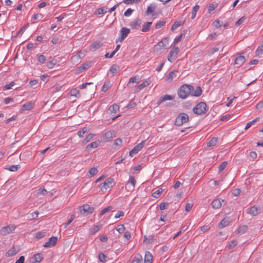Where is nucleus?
<instances>
[{
    "mask_svg": "<svg viewBox=\"0 0 263 263\" xmlns=\"http://www.w3.org/2000/svg\"><path fill=\"white\" fill-rule=\"evenodd\" d=\"M71 96L78 97L77 95L79 93V90L77 89H72L70 90Z\"/></svg>",
    "mask_w": 263,
    "mask_h": 263,
    "instance_id": "nucleus-61",
    "label": "nucleus"
},
{
    "mask_svg": "<svg viewBox=\"0 0 263 263\" xmlns=\"http://www.w3.org/2000/svg\"><path fill=\"white\" fill-rule=\"evenodd\" d=\"M152 23H153L152 22H145L142 26V28L141 31L143 32H146L148 31L151 28Z\"/></svg>",
    "mask_w": 263,
    "mask_h": 263,
    "instance_id": "nucleus-21",
    "label": "nucleus"
},
{
    "mask_svg": "<svg viewBox=\"0 0 263 263\" xmlns=\"http://www.w3.org/2000/svg\"><path fill=\"white\" fill-rule=\"evenodd\" d=\"M206 105L204 102H201L199 103L194 108L193 112L198 115H200L204 114L206 111Z\"/></svg>",
    "mask_w": 263,
    "mask_h": 263,
    "instance_id": "nucleus-4",
    "label": "nucleus"
},
{
    "mask_svg": "<svg viewBox=\"0 0 263 263\" xmlns=\"http://www.w3.org/2000/svg\"><path fill=\"white\" fill-rule=\"evenodd\" d=\"M119 68L120 67L119 66L114 64L110 67L109 71L112 76H115L119 71Z\"/></svg>",
    "mask_w": 263,
    "mask_h": 263,
    "instance_id": "nucleus-27",
    "label": "nucleus"
},
{
    "mask_svg": "<svg viewBox=\"0 0 263 263\" xmlns=\"http://www.w3.org/2000/svg\"><path fill=\"white\" fill-rule=\"evenodd\" d=\"M100 143V142L99 141H96L91 142L86 146L85 150L89 151L92 148H97L99 146Z\"/></svg>",
    "mask_w": 263,
    "mask_h": 263,
    "instance_id": "nucleus-18",
    "label": "nucleus"
},
{
    "mask_svg": "<svg viewBox=\"0 0 263 263\" xmlns=\"http://www.w3.org/2000/svg\"><path fill=\"white\" fill-rule=\"evenodd\" d=\"M141 0H124L123 3L126 4H130L132 3L138 4L140 3Z\"/></svg>",
    "mask_w": 263,
    "mask_h": 263,
    "instance_id": "nucleus-51",
    "label": "nucleus"
},
{
    "mask_svg": "<svg viewBox=\"0 0 263 263\" xmlns=\"http://www.w3.org/2000/svg\"><path fill=\"white\" fill-rule=\"evenodd\" d=\"M125 230V228L123 224H119L116 228V230L120 233H122Z\"/></svg>",
    "mask_w": 263,
    "mask_h": 263,
    "instance_id": "nucleus-47",
    "label": "nucleus"
},
{
    "mask_svg": "<svg viewBox=\"0 0 263 263\" xmlns=\"http://www.w3.org/2000/svg\"><path fill=\"white\" fill-rule=\"evenodd\" d=\"M20 168V165H12L10 166V167L8 168V170L12 171V172H15L17 171L18 168Z\"/></svg>",
    "mask_w": 263,
    "mask_h": 263,
    "instance_id": "nucleus-48",
    "label": "nucleus"
},
{
    "mask_svg": "<svg viewBox=\"0 0 263 263\" xmlns=\"http://www.w3.org/2000/svg\"><path fill=\"white\" fill-rule=\"evenodd\" d=\"M112 209L111 206H108L103 210H101L100 213V216H102L103 215L105 214L106 212L110 211Z\"/></svg>",
    "mask_w": 263,
    "mask_h": 263,
    "instance_id": "nucleus-45",
    "label": "nucleus"
},
{
    "mask_svg": "<svg viewBox=\"0 0 263 263\" xmlns=\"http://www.w3.org/2000/svg\"><path fill=\"white\" fill-rule=\"evenodd\" d=\"M46 235L45 232H38L35 233V237L37 239H40L44 237Z\"/></svg>",
    "mask_w": 263,
    "mask_h": 263,
    "instance_id": "nucleus-50",
    "label": "nucleus"
},
{
    "mask_svg": "<svg viewBox=\"0 0 263 263\" xmlns=\"http://www.w3.org/2000/svg\"><path fill=\"white\" fill-rule=\"evenodd\" d=\"M88 131L89 129L86 127H84L81 130L78 131L77 134L80 138H82L84 135L88 132Z\"/></svg>",
    "mask_w": 263,
    "mask_h": 263,
    "instance_id": "nucleus-35",
    "label": "nucleus"
},
{
    "mask_svg": "<svg viewBox=\"0 0 263 263\" xmlns=\"http://www.w3.org/2000/svg\"><path fill=\"white\" fill-rule=\"evenodd\" d=\"M43 259V256L40 253L35 254L33 257L31 259L32 263L40 262Z\"/></svg>",
    "mask_w": 263,
    "mask_h": 263,
    "instance_id": "nucleus-17",
    "label": "nucleus"
},
{
    "mask_svg": "<svg viewBox=\"0 0 263 263\" xmlns=\"http://www.w3.org/2000/svg\"><path fill=\"white\" fill-rule=\"evenodd\" d=\"M142 261H143L142 256L139 254H137L134 256L131 263H142Z\"/></svg>",
    "mask_w": 263,
    "mask_h": 263,
    "instance_id": "nucleus-23",
    "label": "nucleus"
},
{
    "mask_svg": "<svg viewBox=\"0 0 263 263\" xmlns=\"http://www.w3.org/2000/svg\"><path fill=\"white\" fill-rule=\"evenodd\" d=\"M218 141V138L216 137L212 138L210 141L208 143L207 145L208 146H215Z\"/></svg>",
    "mask_w": 263,
    "mask_h": 263,
    "instance_id": "nucleus-38",
    "label": "nucleus"
},
{
    "mask_svg": "<svg viewBox=\"0 0 263 263\" xmlns=\"http://www.w3.org/2000/svg\"><path fill=\"white\" fill-rule=\"evenodd\" d=\"M227 165H228V162L227 161H224V162H222L218 167V172H221L223 170H224V168L227 166Z\"/></svg>",
    "mask_w": 263,
    "mask_h": 263,
    "instance_id": "nucleus-44",
    "label": "nucleus"
},
{
    "mask_svg": "<svg viewBox=\"0 0 263 263\" xmlns=\"http://www.w3.org/2000/svg\"><path fill=\"white\" fill-rule=\"evenodd\" d=\"M193 86L188 84H184L182 85L178 90V95L179 98L181 99H185L189 95H191L192 90Z\"/></svg>",
    "mask_w": 263,
    "mask_h": 263,
    "instance_id": "nucleus-1",
    "label": "nucleus"
},
{
    "mask_svg": "<svg viewBox=\"0 0 263 263\" xmlns=\"http://www.w3.org/2000/svg\"><path fill=\"white\" fill-rule=\"evenodd\" d=\"M246 20V17L245 16H242L240 18H239L236 23V25L238 26L242 23H243L245 20Z\"/></svg>",
    "mask_w": 263,
    "mask_h": 263,
    "instance_id": "nucleus-60",
    "label": "nucleus"
},
{
    "mask_svg": "<svg viewBox=\"0 0 263 263\" xmlns=\"http://www.w3.org/2000/svg\"><path fill=\"white\" fill-rule=\"evenodd\" d=\"M168 45V40L166 38H164L161 40L160 42L157 44V46L160 47V48H165Z\"/></svg>",
    "mask_w": 263,
    "mask_h": 263,
    "instance_id": "nucleus-28",
    "label": "nucleus"
},
{
    "mask_svg": "<svg viewBox=\"0 0 263 263\" xmlns=\"http://www.w3.org/2000/svg\"><path fill=\"white\" fill-rule=\"evenodd\" d=\"M257 55H259L263 54V45L260 46L258 47L256 51Z\"/></svg>",
    "mask_w": 263,
    "mask_h": 263,
    "instance_id": "nucleus-53",
    "label": "nucleus"
},
{
    "mask_svg": "<svg viewBox=\"0 0 263 263\" xmlns=\"http://www.w3.org/2000/svg\"><path fill=\"white\" fill-rule=\"evenodd\" d=\"M212 208L214 209H217L221 206V201L220 199L213 200L211 203Z\"/></svg>",
    "mask_w": 263,
    "mask_h": 263,
    "instance_id": "nucleus-22",
    "label": "nucleus"
},
{
    "mask_svg": "<svg viewBox=\"0 0 263 263\" xmlns=\"http://www.w3.org/2000/svg\"><path fill=\"white\" fill-rule=\"evenodd\" d=\"M57 61L55 59H53L51 61H50L48 64H47V67L49 68H52L56 64Z\"/></svg>",
    "mask_w": 263,
    "mask_h": 263,
    "instance_id": "nucleus-49",
    "label": "nucleus"
},
{
    "mask_svg": "<svg viewBox=\"0 0 263 263\" xmlns=\"http://www.w3.org/2000/svg\"><path fill=\"white\" fill-rule=\"evenodd\" d=\"M183 24V22H181V21H176L172 26V27H171V30L172 31H173L175 29H176L178 27H179V26L182 25Z\"/></svg>",
    "mask_w": 263,
    "mask_h": 263,
    "instance_id": "nucleus-39",
    "label": "nucleus"
},
{
    "mask_svg": "<svg viewBox=\"0 0 263 263\" xmlns=\"http://www.w3.org/2000/svg\"><path fill=\"white\" fill-rule=\"evenodd\" d=\"M18 252V250H17L15 247H12L6 253L7 256H12Z\"/></svg>",
    "mask_w": 263,
    "mask_h": 263,
    "instance_id": "nucleus-25",
    "label": "nucleus"
},
{
    "mask_svg": "<svg viewBox=\"0 0 263 263\" xmlns=\"http://www.w3.org/2000/svg\"><path fill=\"white\" fill-rule=\"evenodd\" d=\"M135 183L136 180L135 178L133 176H130L127 184L125 186L126 189L129 192L134 190Z\"/></svg>",
    "mask_w": 263,
    "mask_h": 263,
    "instance_id": "nucleus-10",
    "label": "nucleus"
},
{
    "mask_svg": "<svg viewBox=\"0 0 263 263\" xmlns=\"http://www.w3.org/2000/svg\"><path fill=\"white\" fill-rule=\"evenodd\" d=\"M199 6L197 5H195L193 7L192 11V16H191L192 19H194L196 17V12L199 10Z\"/></svg>",
    "mask_w": 263,
    "mask_h": 263,
    "instance_id": "nucleus-41",
    "label": "nucleus"
},
{
    "mask_svg": "<svg viewBox=\"0 0 263 263\" xmlns=\"http://www.w3.org/2000/svg\"><path fill=\"white\" fill-rule=\"evenodd\" d=\"M202 91L201 88L200 86H197L195 89L193 88L191 95L195 97H199L201 96Z\"/></svg>",
    "mask_w": 263,
    "mask_h": 263,
    "instance_id": "nucleus-15",
    "label": "nucleus"
},
{
    "mask_svg": "<svg viewBox=\"0 0 263 263\" xmlns=\"http://www.w3.org/2000/svg\"><path fill=\"white\" fill-rule=\"evenodd\" d=\"M177 71H172L166 77V80L172 81L174 78L177 77Z\"/></svg>",
    "mask_w": 263,
    "mask_h": 263,
    "instance_id": "nucleus-32",
    "label": "nucleus"
},
{
    "mask_svg": "<svg viewBox=\"0 0 263 263\" xmlns=\"http://www.w3.org/2000/svg\"><path fill=\"white\" fill-rule=\"evenodd\" d=\"M230 223V221L229 220V218H224L223 219L221 222L219 224V227L220 228H224L228 225H229Z\"/></svg>",
    "mask_w": 263,
    "mask_h": 263,
    "instance_id": "nucleus-34",
    "label": "nucleus"
},
{
    "mask_svg": "<svg viewBox=\"0 0 263 263\" xmlns=\"http://www.w3.org/2000/svg\"><path fill=\"white\" fill-rule=\"evenodd\" d=\"M120 107L117 104H114L113 105H111L109 108V111L112 113H116L118 111H119Z\"/></svg>",
    "mask_w": 263,
    "mask_h": 263,
    "instance_id": "nucleus-30",
    "label": "nucleus"
},
{
    "mask_svg": "<svg viewBox=\"0 0 263 263\" xmlns=\"http://www.w3.org/2000/svg\"><path fill=\"white\" fill-rule=\"evenodd\" d=\"M179 52V49L178 47L173 48L170 51L167 57V60L172 62L177 57V54Z\"/></svg>",
    "mask_w": 263,
    "mask_h": 263,
    "instance_id": "nucleus-6",
    "label": "nucleus"
},
{
    "mask_svg": "<svg viewBox=\"0 0 263 263\" xmlns=\"http://www.w3.org/2000/svg\"><path fill=\"white\" fill-rule=\"evenodd\" d=\"M99 259L102 262H106V256L102 253H100L99 255Z\"/></svg>",
    "mask_w": 263,
    "mask_h": 263,
    "instance_id": "nucleus-56",
    "label": "nucleus"
},
{
    "mask_svg": "<svg viewBox=\"0 0 263 263\" xmlns=\"http://www.w3.org/2000/svg\"><path fill=\"white\" fill-rule=\"evenodd\" d=\"M47 193V190L44 187H41L37 190V194L45 195Z\"/></svg>",
    "mask_w": 263,
    "mask_h": 263,
    "instance_id": "nucleus-52",
    "label": "nucleus"
},
{
    "mask_svg": "<svg viewBox=\"0 0 263 263\" xmlns=\"http://www.w3.org/2000/svg\"><path fill=\"white\" fill-rule=\"evenodd\" d=\"M57 240L58 239L56 237L52 236L49 239L48 241L45 243L43 246L45 248H50L54 246L57 243Z\"/></svg>",
    "mask_w": 263,
    "mask_h": 263,
    "instance_id": "nucleus-12",
    "label": "nucleus"
},
{
    "mask_svg": "<svg viewBox=\"0 0 263 263\" xmlns=\"http://www.w3.org/2000/svg\"><path fill=\"white\" fill-rule=\"evenodd\" d=\"M157 6L155 4H152L149 6H148L147 10L145 12V14L147 15H149L150 14L153 13L156 10Z\"/></svg>",
    "mask_w": 263,
    "mask_h": 263,
    "instance_id": "nucleus-20",
    "label": "nucleus"
},
{
    "mask_svg": "<svg viewBox=\"0 0 263 263\" xmlns=\"http://www.w3.org/2000/svg\"><path fill=\"white\" fill-rule=\"evenodd\" d=\"M150 84V82L146 80L144 81L142 83H141L140 85H139L138 87L137 88V91H139L142 89L143 88H145L146 86H148Z\"/></svg>",
    "mask_w": 263,
    "mask_h": 263,
    "instance_id": "nucleus-31",
    "label": "nucleus"
},
{
    "mask_svg": "<svg viewBox=\"0 0 263 263\" xmlns=\"http://www.w3.org/2000/svg\"><path fill=\"white\" fill-rule=\"evenodd\" d=\"M173 99V98L170 95H165L163 97L161 98L157 102L158 105H160L161 103L167 101V100H171Z\"/></svg>",
    "mask_w": 263,
    "mask_h": 263,
    "instance_id": "nucleus-33",
    "label": "nucleus"
},
{
    "mask_svg": "<svg viewBox=\"0 0 263 263\" xmlns=\"http://www.w3.org/2000/svg\"><path fill=\"white\" fill-rule=\"evenodd\" d=\"M248 213L252 216H256L258 214V209L255 206H253L249 208Z\"/></svg>",
    "mask_w": 263,
    "mask_h": 263,
    "instance_id": "nucleus-26",
    "label": "nucleus"
},
{
    "mask_svg": "<svg viewBox=\"0 0 263 263\" xmlns=\"http://www.w3.org/2000/svg\"><path fill=\"white\" fill-rule=\"evenodd\" d=\"M166 23L165 21H160L158 23H157L155 25V28L156 29H159L162 26H163Z\"/></svg>",
    "mask_w": 263,
    "mask_h": 263,
    "instance_id": "nucleus-57",
    "label": "nucleus"
},
{
    "mask_svg": "<svg viewBox=\"0 0 263 263\" xmlns=\"http://www.w3.org/2000/svg\"><path fill=\"white\" fill-rule=\"evenodd\" d=\"M189 116L185 113H180L177 117L175 124L177 126H181L183 123H186L189 121Z\"/></svg>",
    "mask_w": 263,
    "mask_h": 263,
    "instance_id": "nucleus-3",
    "label": "nucleus"
},
{
    "mask_svg": "<svg viewBox=\"0 0 263 263\" xmlns=\"http://www.w3.org/2000/svg\"><path fill=\"white\" fill-rule=\"evenodd\" d=\"M114 136V131H108L104 134L103 137V140L105 141H108Z\"/></svg>",
    "mask_w": 263,
    "mask_h": 263,
    "instance_id": "nucleus-16",
    "label": "nucleus"
},
{
    "mask_svg": "<svg viewBox=\"0 0 263 263\" xmlns=\"http://www.w3.org/2000/svg\"><path fill=\"white\" fill-rule=\"evenodd\" d=\"M168 205V203H166V202L161 203L160 204V209L161 210H164L167 209Z\"/></svg>",
    "mask_w": 263,
    "mask_h": 263,
    "instance_id": "nucleus-62",
    "label": "nucleus"
},
{
    "mask_svg": "<svg viewBox=\"0 0 263 263\" xmlns=\"http://www.w3.org/2000/svg\"><path fill=\"white\" fill-rule=\"evenodd\" d=\"M46 61V57L43 55L41 54L38 57V62L41 63H44Z\"/></svg>",
    "mask_w": 263,
    "mask_h": 263,
    "instance_id": "nucleus-59",
    "label": "nucleus"
},
{
    "mask_svg": "<svg viewBox=\"0 0 263 263\" xmlns=\"http://www.w3.org/2000/svg\"><path fill=\"white\" fill-rule=\"evenodd\" d=\"M93 136L94 134L91 133L89 134L82 141V144L85 145L89 142L93 138Z\"/></svg>",
    "mask_w": 263,
    "mask_h": 263,
    "instance_id": "nucleus-37",
    "label": "nucleus"
},
{
    "mask_svg": "<svg viewBox=\"0 0 263 263\" xmlns=\"http://www.w3.org/2000/svg\"><path fill=\"white\" fill-rule=\"evenodd\" d=\"M14 84H15V83L14 82H11L9 84L5 85L3 88V90H6L10 89H11L12 87L14 85Z\"/></svg>",
    "mask_w": 263,
    "mask_h": 263,
    "instance_id": "nucleus-58",
    "label": "nucleus"
},
{
    "mask_svg": "<svg viewBox=\"0 0 263 263\" xmlns=\"http://www.w3.org/2000/svg\"><path fill=\"white\" fill-rule=\"evenodd\" d=\"M130 31V30L129 28L126 27L122 28L120 31L119 37L118 39L116 40V43L118 42H122L127 36Z\"/></svg>",
    "mask_w": 263,
    "mask_h": 263,
    "instance_id": "nucleus-5",
    "label": "nucleus"
},
{
    "mask_svg": "<svg viewBox=\"0 0 263 263\" xmlns=\"http://www.w3.org/2000/svg\"><path fill=\"white\" fill-rule=\"evenodd\" d=\"M136 105V103L133 100H131L129 102V103L128 104V105L126 106V107L128 109H130V108H132L134 107V106H135Z\"/></svg>",
    "mask_w": 263,
    "mask_h": 263,
    "instance_id": "nucleus-63",
    "label": "nucleus"
},
{
    "mask_svg": "<svg viewBox=\"0 0 263 263\" xmlns=\"http://www.w3.org/2000/svg\"><path fill=\"white\" fill-rule=\"evenodd\" d=\"M16 228L14 225H8L2 228L0 230V233L3 235H6L8 234L13 232Z\"/></svg>",
    "mask_w": 263,
    "mask_h": 263,
    "instance_id": "nucleus-8",
    "label": "nucleus"
},
{
    "mask_svg": "<svg viewBox=\"0 0 263 263\" xmlns=\"http://www.w3.org/2000/svg\"><path fill=\"white\" fill-rule=\"evenodd\" d=\"M98 170L96 167H92L89 170V173L91 176H93L98 173Z\"/></svg>",
    "mask_w": 263,
    "mask_h": 263,
    "instance_id": "nucleus-54",
    "label": "nucleus"
},
{
    "mask_svg": "<svg viewBox=\"0 0 263 263\" xmlns=\"http://www.w3.org/2000/svg\"><path fill=\"white\" fill-rule=\"evenodd\" d=\"M110 86V82H105L102 88V91H106Z\"/></svg>",
    "mask_w": 263,
    "mask_h": 263,
    "instance_id": "nucleus-55",
    "label": "nucleus"
},
{
    "mask_svg": "<svg viewBox=\"0 0 263 263\" xmlns=\"http://www.w3.org/2000/svg\"><path fill=\"white\" fill-rule=\"evenodd\" d=\"M89 67H90V64L86 63L78 68L77 72L78 73L82 72L83 71L87 69Z\"/></svg>",
    "mask_w": 263,
    "mask_h": 263,
    "instance_id": "nucleus-29",
    "label": "nucleus"
},
{
    "mask_svg": "<svg viewBox=\"0 0 263 263\" xmlns=\"http://www.w3.org/2000/svg\"><path fill=\"white\" fill-rule=\"evenodd\" d=\"M245 61L246 60L244 56L239 54V55L235 59V64L237 65L238 67H239L245 63Z\"/></svg>",
    "mask_w": 263,
    "mask_h": 263,
    "instance_id": "nucleus-13",
    "label": "nucleus"
},
{
    "mask_svg": "<svg viewBox=\"0 0 263 263\" xmlns=\"http://www.w3.org/2000/svg\"><path fill=\"white\" fill-rule=\"evenodd\" d=\"M163 190L162 189H159L152 194V196L155 198H157L160 196Z\"/></svg>",
    "mask_w": 263,
    "mask_h": 263,
    "instance_id": "nucleus-43",
    "label": "nucleus"
},
{
    "mask_svg": "<svg viewBox=\"0 0 263 263\" xmlns=\"http://www.w3.org/2000/svg\"><path fill=\"white\" fill-rule=\"evenodd\" d=\"M79 211L82 214H84L85 213L89 214L93 213L94 208L90 206L89 205L86 204L81 206L80 207Z\"/></svg>",
    "mask_w": 263,
    "mask_h": 263,
    "instance_id": "nucleus-7",
    "label": "nucleus"
},
{
    "mask_svg": "<svg viewBox=\"0 0 263 263\" xmlns=\"http://www.w3.org/2000/svg\"><path fill=\"white\" fill-rule=\"evenodd\" d=\"M153 256L150 252L146 251L145 253L144 263H152Z\"/></svg>",
    "mask_w": 263,
    "mask_h": 263,
    "instance_id": "nucleus-19",
    "label": "nucleus"
},
{
    "mask_svg": "<svg viewBox=\"0 0 263 263\" xmlns=\"http://www.w3.org/2000/svg\"><path fill=\"white\" fill-rule=\"evenodd\" d=\"M102 45L103 44L100 42H95L90 46L89 50L92 52L95 51L96 50L101 47Z\"/></svg>",
    "mask_w": 263,
    "mask_h": 263,
    "instance_id": "nucleus-14",
    "label": "nucleus"
},
{
    "mask_svg": "<svg viewBox=\"0 0 263 263\" xmlns=\"http://www.w3.org/2000/svg\"><path fill=\"white\" fill-rule=\"evenodd\" d=\"M33 106L34 103L30 101L24 104L22 107V109L23 110H30L33 107Z\"/></svg>",
    "mask_w": 263,
    "mask_h": 263,
    "instance_id": "nucleus-24",
    "label": "nucleus"
},
{
    "mask_svg": "<svg viewBox=\"0 0 263 263\" xmlns=\"http://www.w3.org/2000/svg\"><path fill=\"white\" fill-rule=\"evenodd\" d=\"M75 218V215L74 214H72L71 217H70V218L68 220V221L64 223L63 226L64 227V229H66L68 226L72 222V221L73 220V219H74Z\"/></svg>",
    "mask_w": 263,
    "mask_h": 263,
    "instance_id": "nucleus-46",
    "label": "nucleus"
},
{
    "mask_svg": "<svg viewBox=\"0 0 263 263\" xmlns=\"http://www.w3.org/2000/svg\"><path fill=\"white\" fill-rule=\"evenodd\" d=\"M248 230V227L246 225L239 227L237 229V233L242 234Z\"/></svg>",
    "mask_w": 263,
    "mask_h": 263,
    "instance_id": "nucleus-40",
    "label": "nucleus"
},
{
    "mask_svg": "<svg viewBox=\"0 0 263 263\" xmlns=\"http://www.w3.org/2000/svg\"><path fill=\"white\" fill-rule=\"evenodd\" d=\"M122 143V140L120 138H117L116 139L114 143V145L116 146H119L121 145Z\"/></svg>",
    "mask_w": 263,
    "mask_h": 263,
    "instance_id": "nucleus-64",
    "label": "nucleus"
},
{
    "mask_svg": "<svg viewBox=\"0 0 263 263\" xmlns=\"http://www.w3.org/2000/svg\"><path fill=\"white\" fill-rule=\"evenodd\" d=\"M145 141H142L141 143H139L135 146L130 152L129 156L132 157L134 155L137 154L143 147Z\"/></svg>",
    "mask_w": 263,
    "mask_h": 263,
    "instance_id": "nucleus-9",
    "label": "nucleus"
},
{
    "mask_svg": "<svg viewBox=\"0 0 263 263\" xmlns=\"http://www.w3.org/2000/svg\"><path fill=\"white\" fill-rule=\"evenodd\" d=\"M141 20L139 18H137L130 23L129 26L132 29L138 30L141 27Z\"/></svg>",
    "mask_w": 263,
    "mask_h": 263,
    "instance_id": "nucleus-11",
    "label": "nucleus"
},
{
    "mask_svg": "<svg viewBox=\"0 0 263 263\" xmlns=\"http://www.w3.org/2000/svg\"><path fill=\"white\" fill-rule=\"evenodd\" d=\"M139 77L138 76H136L134 77H132L130 78L128 85L130 83H138L139 82Z\"/></svg>",
    "mask_w": 263,
    "mask_h": 263,
    "instance_id": "nucleus-42",
    "label": "nucleus"
},
{
    "mask_svg": "<svg viewBox=\"0 0 263 263\" xmlns=\"http://www.w3.org/2000/svg\"><path fill=\"white\" fill-rule=\"evenodd\" d=\"M260 120V118L259 117H257L256 118V119H255L254 120H252V121L251 122H248L245 128V130H247L248 129H249L252 125H254V123H255L256 122H258Z\"/></svg>",
    "mask_w": 263,
    "mask_h": 263,
    "instance_id": "nucleus-36",
    "label": "nucleus"
},
{
    "mask_svg": "<svg viewBox=\"0 0 263 263\" xmlns=\"http://www.w3.org/2000/svg\"><path fill=\"white\" fill-rule=\"evenodd\" d=\"M115 183L114 181V179L111 177L107 178L103 183H101L99 185V188L100 190L104 193L108 189H110L113 186Z\"/></svg>",
    "mask_w": 263,
    "mask_h": 263,
    "instance_id": "nucleus-2",
    "label": "nucleus"
}]
</instances>
